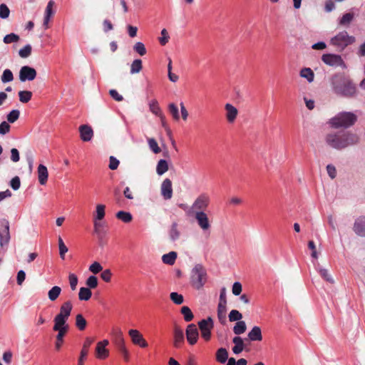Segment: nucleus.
I'll return each mask as SVG.
<instances>
[{"label":"nucleus","mask_w":365,"mask_h":365,"mask_svg":"<svg viewBox=\"0 0 365 365\" xmlns=\"http://www.w3.org/2000/svg\"><path fill=\"white\" fill-rule=\"evenodd\" d=\"M324 140L329 147L341 150L357 144L359 137L351 131H331L326 135Z\"/></svg>","instance_id":"f257e3e1"},{"label":"nucleus","mask_w":365,"mask_h":365,"mask_svg":"<svg viewBox=\"0 0 365 365\" xmlns=\"http://www.w3.org/2000/svg\"><path fill=\"white\" fill-rule=\"evenodd\" d=\"M331 89L337 96L353 98L356 93V88L351 79L341 73H337L330 78Z\"/></svg>","instance_id":"f03ea898"},{"label":"nucleus","mask_w":365,"mask_h":365,"mask_svg":"<svg viewBox=\"0 0 365 365\" xmlns=\"http://www.w3.org/2000/svg\"><path fill=\"white\" fill-rule=\"evenodd\" d=\"M357 120V116L352 112H341L331 118L329 123L334 128H347L352 126Z\"/></svg>","instance_id":"7ed1b4c3"},{"label":"nucleus","mask_w":365,"mask_h":365,"mask_svg":"<svg viewBox=\"0 0 365 365\" xmlns=\"http://www.w3.org/2000/svg\"><path fill=\"white\" fill-rule=\"evenodd\" d=\"M207 279V272L201 264H197L191 271L190 282L197 289H201L206 283Z\"/></svg>","instance_id":"20e7f679"},{"label":"nucleus","mask_w":365,"mask_h":365,"mask_svg":"<svg viewBox=\"0 0 365 365\" xmlns=\"http://www.w3.org/2000/svg\"><path fill=\"white\" fill-rule=\"evenodd\" d=\"M356 41L354 36H350L346 31L338 33L330 40V43L336 47L339 51H344L348 46Z\"/></svg>","instance_id":"39448f33"},{"label":"nucleus","mask_w":365,"mask_h":365,"mask_svg":"<svg viewBox=\"0 0 365 365\" xmlns=\"http://www.w3.org/2000/svg\"><path fill=\"white\" fill-rule=\"evenodd\" d=\"M210 199L207 194H200L193 202L189 208V213H197V212H205L209 205Z\"/></svg>","instance_id":"423d86ee"},{"label":"nucleus","mask_w":365,"mask_h":365,"mask_svg":"<svg viewBox=\"0 0 365 365\" xmlns=\"http://www.w3.org/2000/svg\"><path fill=\"white\" fill-rule=\"evenodd\" d=\"M11 240L9 222L6 219L0 220V247H7Z\"/></svg>","instance_id":"0eeeda50"},{"label":"nucleus","mask_w":365,"mask_h":365,"mask_svg":"<svg viewBox=\"0 0 365 365\" xmlns=\"http://www.w3.org/2000/svg\"><path fill=\"white\" fill-rule=\"evenodd\" d=\"M198 327L201 331V336L205 341H209L211 337V330L214 327L212 319L209 317L198 322Z\"/></svg>","instance_id":"6e6552de"},{"label":"nucleus","mask_w":365,"mask_h":365,"mask_svg":"<svg viewBox=\"0 0 365 365\" xmlns=\"http://www.w3.org/2000/svg\"><path fill=\"white\" fill-rule=\"evenodd\" d=\"M322 61L330 66L346 68V64L340 55L332 53L323 54Z\"/></svg>","instance_id":"1a4fd4ad"},{"label":"nucleus","mask_w":365,"mask_h":365,"mask_svg":"<svg viewBox=\"0 0 365 365\" xmlns=\"http://www.w3.org/2000/svg\"><path fill=\"white\" fill-rule=\"evenodd\" d=\"M115 343L118 351L122 354L123 359L128 361L130 359L129 351L127 349L125 344V340L121 331H119L115 336Z\"/></svg>","instance_id":"9d476101"},{"label":"nucleus","mask_w":365,"mask_h":365,"mask_svg":"<svg viewBox=\"0 0 365 365\" xmlns=\"http://www.w3.org/2000/svg\"><path fill=\"white\" fill-rule=\"evenodd\" d=\"M192 217H195L197 225L204 231L206 232L209 230L211 227V224L210 222L208 216L205 212H197V213H193Z\"/></svg>","instance_id":"9b49d317"},{"label":"nucleus","mask_w":365,"mask_h":365,"mask_svg":"<svg viewBox=\"0 0 365 365\" xmlns=\"http://www.w3.org/2000/svg\"><path fill=\"white\" fill-rule=\"evenodd\" d=\"M36 71L34 68L29 66H24L19 71V80L21 82L26 81H31L36 78Z\"/></svg>","instance_id":"f8f14e48"},{"label":"nucleus","mask_w":365,"mask_h":365,"mask_svg":"<svg viewBox=\"0 0 365 365\" xmlns=\"http://www.w3.org/2000/svg\"><path fill=\"white\" fill-rule=\"evenodd\" d=\"M109 341L107 339L98 341L96 347V357L103 360L109 356V350L106 348Z\"/></svg>","instance_id":"ddd939ff"},{"label":"nucleus","mask_w":365,"mask_h":365,"mask_svg":"<svg viewBox=\"0 0 365 365\" xmlns=\"http://www.w3.org/2000/svg\"><path fill=\"white\" fill-rule=\"evenodd\" d=\"M128 334L131 339L132 342L138 345L142 348H146L148 346V342L143 338V335L137 329H130L128 331Z\"/></svg>","instance_id":"4468645a"},{"label":"nucleus","mask_w":365,"mask_h":365,"mask_svg":"<svg viewBox=\"0 0 365 365\" xmlns=\"http://www.w3.org/2000/svg\"><path fill=\"white\" fill-rule=\"evenodd\" d=\"M186 337L190 345H194L197 343L199 337V332L195 324H190L187 325L186 329Z\"/></svg>","instance_id":"2eb2a0df"},{"label":"nucleus","mask_w":365,"mask_h":365,"mask_svg":"<svg viewBox=\"0 0 365 365\" xmlns=\"http://www.w3.org/2000/svg\"><path fill=\"white\" fill-rule=\"evenodd\" d=\"M354 232L359 236L365 237V217L360 216L355 220L353 226Z\"/></svg>","instance_id":"dca6fc26"},{"label":"nucleus","mask_w":365,"mask_h":365,"mask_svg":"<svg viewBox=\"0 0 365 365\" xmlns=\"http://www.w3.org/2000/svg\"><path fill=\"white\" fill-rule=\"evenodd\" d=\"M161 195L165 200H170L173 196L172 182L170 179H165L160 187Z\"/></svg>","instance_id":"f3484780"},{"label":"nucleus","mask_w":365,"mask_h":365,"mask_svg":"<svg viewBox=\"0 0 365 365\" xmlns=\"http://www.w3.org/2000/svg\"><path fill=\"white\" fill-rule=\"evenodd\" d=\"M54 325L53 327V329L55 331H63L68 332L69 327L66 324L67 320L63 318H61L58 316H56L53 319Z\"/></svg>","instance_id":"a211bd4d"},{"label":"nucleus","mask_w":365,"mask_h":365,"mask_svg":"<svg viewBox=\"0 0 365 365\" xmlns=\"http://www.w3.org/2000/svg\"><path fill=\"white\" fill-rule=\"evenodd\" d=\"M174 341L173 345L175 348H179L184 343V333L181 328L175 326L173 330Z\"/></svg>","instance_id":"6ab92c4d"},{"label":"nucleus","mask_w":365,"mask_h":365,"mask_svg":"<svg viewBox=\"0 0 365 365\" xmlns=\"http://www.w3.org/2000/svg\"><path fill=\"white\" fill-rule=\"evenodd\" d=\"M73 305L70 301H66L62 304L60 307V312L56 314L61 318L68 320L72 311Z\"/></svg>","instance_id":"aec40b11"},{"label":"nucleus","mask_w":365,"mask_h":365,"mask_svg":"<svg viewBox=\"0 0 365 365\" xmlns=\"http://www.w3.org/2000/svg\"><path fill=\"white\" fill-rule=\"evenodd\" d=\"M81 138L83 141H90L93 135V131L91 126L82 125L79 127Z\"/></svg>","instance_id":"412c9836"},{"label":"nucleus","mask_w":365,"mask_h":365,"mask_svg":"<svg viewBox=\"0 0 365 365\" xmlns=\"http://www.w3.org/2000/svg\"><path fill=\"white\" fill-rule=\"evenodd\" d=\"M93 342V339L89 337L86 338L78 359V365H83V360L86 358L88 352V349Z\"/></svg>","instance_id":"4be33fe9"},{"label":"nucleus","mask_w":365,"mask_h":365,"mask_svg":"<svg viewBox=\"0 0 365 365\" xmlns=\"http://www.w3.org/2000/svg\"><path fill=\"white\" fill-rule=\"evenodd\" d=\"M226 110V118L230 123H233L238 114L237 109L230 103H226L225 106Z\"/></svg>","instance_id":"5701e85b"},{"label":"nucleus","mask_w":365,"mask_h":365,"mask_svg":"<svg viewBox=\"0 0 365 365\" xmlns=\"http://www.w3.org/2000/svg\"><path fill=\"white\" fill-rule=\"evenodd\" d=\"M37 173L39 183L41 185H46L48 178L47 168L45 165L40 164L38 167Z\"/></svg>","instance_id":"b1692460"},{"label":"nucleus","mask_w":365,"mask_h":365,"mask_svg":"<svg viewBox=\"0 0 365 365\" xmlns=\"http://www.w3.org/2000/svg\"><path fill=\"white\" fill-rule=\"evenodd\" d=\"M247 336L250 341H260L262 340V330L259 327L255 326L248 333Z\"/></svg>","instance_id":"393cba45"},{"label":"nucleus","mask_w":365,"mask_h":365,"mask_svg":"<svg viewBox=\"0 0 365 365\" xmlns=\"http://www.w3.org/2000/svg\"><path fill=\"white\" fill-rule=\"evenodd\" d=\"M54 1L51 0L48 1L46 10H45V16L43 19V26L47 28L48 22L50 21L51 17L54 14V11H53V7L54 6Z\"/></svg>","instance_id":"a878e982"},{"label":"nucleus","mask_w":365,"mask_h":365,"mask_svg":"<svg viewBox=\"0 0 365 365\" xmlns=\"http://www.w3.org/2000/svg\"><path fill=\"white\" fill-rule=\"evenodd\" d=\"M235 346L232 347V351L235 354H240L244 349V342L240 336H235L232 339Z\"/></svg>","instance_id":"bb28decb"},{"label":"nucleus","mask_w":365,"mask_h":365,"mask_svg":"<svg viewBox=\"0 0 365 365\" xmlns=\"http://www.w3.org/2000/svg\"><path fill=\"white\" fill-rule=\"evenodd\" d=\"M177 258V253L174 251L165 254L162 257V261L164 264L173 265L175 264Z\"/></svg>","instance_id":"cd10ccee"},{"label":"nucleus","mask_w":365,"mask_h":365,"mask_svg":"<svg viewBox=\"0 0 365 365\" xmlns=\"http://www.w3.org/2000/svg\"><path fill=\"white\" fill-rule=\"evenodd\" d=\"M106 206L102 204H98L96 207V211L93 215V220H102L106 215Z\"/></svg>","instance_id":"c85d7f7f"},{"label":"nucleus","mask_w":365,"mask_h":365,"mask_svg":"<svg viewBox=\"0 0 365 365\" xmlns=\"http://www.w3.org/2000/svg\"><path fill=\"white\" fill-rule=\"evenodd\" d=\"M228 359V352L225 348H220L216 353V359L220 363L224 364Z\"/></svg>","instance_id":"c756f323"},{"label":"nucleus","mask_w":365,"mask_h":365,"mask_svg":"<svg viewBox=\"0 0 365 365\" xmlns=\"http://www.w3.org/2000/svg\"><path fill=\"white\" fill-rule=\"evenodd\" d=\"M168 170V163L165 160L161 159L158 161L156 167L158 175H162Z\"/></svg>","instance_id":"7c9ffc66"},{"label":"nucleus","mask_w":365,"mask_h":365,"mask_svg":"<svg viewBox=\"0 0 365 365\" xmlns=\"http://www.w3.org/2000/svg\"><path fill=\"white\" fill-rule=\"evenodd\" d=\"M116 217L125 223H129L133 220L132 215L125 211H119L116 213Z\"/></svg>","instance_id":"2f4dec72"},{"label":"nucleus","mask_w":365,"mask_h":365,"mask_svg":"<svg viewBox=\"0 0 365 365\" xmlns=\"http://www.w3.org/2000/svg\"><path fill=\"white\" fill-rule=\"evenodd\" d=\"M300 76L306 78L308 82L311 83L314 81V73L309 68H304L300 71Z\"/></svg>","instance_id":"473e14b6"},{"label":"nucleus","mask_w":365,"mask_h":365,"mask_svg":"<svg viewBox=\"0 0 365 365\" xmlns=\"http://www.w3.org/2000/svg\"><path fill=\"white\" fill-rule=\"evenodd\" d=\"M227 304H218L217 317L221 323L226 321Z\"/></svg>","instance_id":"72a5a7b5"},{"label":"nucleus","mask_w":365,"mask_h":365,"mask_svg":"<svg viewBox=\"0 0 365 365\" xmlns=\"http://www.w3.org/2000/svg\"><path fill=\"white\" fill-rule=\"evenodd\" d=\"M61 292V288L58 286L53 287L48 292V299L53 302L59 297Z\"/></svg>","instance_id":"f704fd0d"},{"label":"nucleus","mask_w":365,"mask_h":365,"mask_svg":"<svg viewBox=\"0 0 365 365\" xmlns=\"http://www.w3.org/2000/svg\"><path fill=\"white\" fill-rule=\"evenodd\" d=\"M92 295V292L88 287L80 288L78 298L80 300L88 301Z\"/></svg>","instance_id":"c9c22d12"},{"label":"nucleus","mask_w":365,"mask_h":365,"mask_svg":"<svg viewBox=\"0 0 365 365\" xmlns=\"http://www.w3.org/2000/svg\"><path fill=\"white\" fill-rule=\"evenodd\" d=\"M180 312L183 315L184 320L187 322L192 321L194 318L191 309L187 306L182 307Z\"/></svg>","instance_id":"e433bc0d"},{"label":"nucleus","mask_w":365,"mask_h":365,"mask_svg":"<svg viewBox=\"0 0 365 365\" xmlns=\"http://www.w3.org/2000/svg\"><path fill=\"white\" fill-rule=\"evenodd\" d=\"M247 327L244 321H239L236 322L233 327V331L236 335L243 334L246 331Z\"/></svg>","instance_id":"4c0bfd02"},{"label":"nucleus","mask_w":365,"mask_h":365,"mask_svg":"<svg viewBox=\"0 0 365 365\" xmlns=\"http://www.w3.org/2000/svg\"><path fill=\"white\" fill-rule=\"evenodd\" d=\"M86 320L81 314H78L76 317V326L80 330L83 331L86 327Z\"/></svg>","instance_id":"58836bf2"},{"label":"nucleus","mask_w":365,"mask_h":365,"mask_svg":"<svg viewBox=\"0 0 365 365\" xmlns=\"http://www.w3.org/2000/svg\"><path fill=\"white\" fill-rule=\"evenodd\" d=\"M180 232L178 230V224L176 222H173L171 225L170 230L169 231V236L172 241H175L180 237Z\"/></svg>","instance_id":"ea45409f"},{"label":"nucleus","mask_w":365,"mask_h":365,"mask_svg":"<svg viewBox=\"0 0 365 365\" xmlns=\"http://www.w3.org/2000/svg\"><path fill=\"white\" fill-rule=\"evenodd\" d=\"M142 61L140 59H135L131 64L130 73H138L142 70Z\"/></svg>","instance_id":"a19ab883"},{"label":"nucleus","mask_w":365,"mask_h":365,"mask_svg":"<svg viewBox=\"0 0 365 365\" xmlns=\"http://www.w3.org/2000/svg\"><path fill=\"white\" fill-rule=\"evenodd\" d=\"M19 101L21 103H28L32 97V93L29 91H21L19 92Z\"/></svg>","instance_id":"79ce46f5"},{"label":"nucleus","mask_w":365,"mask_h":365,"mask_svg":"<svg viewBox=\"0 0 365 365\" xmlns=\"http://www.w3.org/2000/svg\"><path fill=\"white\" fill-rule=\"evenodd\" d=\"M168 110L175 120H179L180 114L178 106L172 103L168 105Z\"/></svg>","instance_id":"37998d69"},{"label":"nucleus","mask_w":365,"mask_h":365,"mask_svg":"<svg viewBox=\"0 0 365 365\" xmlns=\"http://www.w3.org/2000/svg\"><path fill=\"white\" fill-rule=\"evenodd\" d=\"M1 80L4 83L12 81L14 80V75L11 71L8 68L5 69L2 73Z\"/></svg>","instance_id":"c03bdc74"},{"label":"nucleus","mask_w":365,"mask_h":365,"mask_svg":"<svg viewBox=\"0 0 365 365\" xmlns=\"http://www.w3.org/2000/svg\"><path fill=\"white\" fill-rule=\"evenodd\" d=\"M150 111L156 115L160 116L162 118L161 110L158 106V103L157 101L153 100L149 103Z\"/></svg>","instance_id":"a18cd8bd"},{"label":"nucleus","mask_w":365,"mask_h":365,"mask_svg":"<svg viewBox=\"0 0 365 365\" xmlns=\"http://www.w3.org/2000/svg\"><path fill=\"white\" fill-rule=\"evenodd\" d=\"M170 298L173 303L178 305L182 304L184 302L183 296L180 294H178V292H171L170 294Z\"/></svg>","instance_id":"49530a36"},{"label":"nucleus","mask_w":365,"mask_h":365,"mask_svg":"<svg viewBox=\"0 0 365 365\" xmlns=\"http://www.w3.org/2000/svg\"><path fill=\"white\" fill-rule=\"evenodd\" d=\"M67 332L59 331L56 336L55 348L56 350H60L63 343V337Z\"/></svg>","instance_id":"de8ad7c7"},{"label":"nucleus","mask_w":365,"mask_h":365,"mask_svg":"<svg viewBox=\"0 0 365 365\" xmlns=\"http://www.w3.org/2000/svg\"><path fill=\"white\" fill-rule=\"evenodd\" d=\"M354 19V14L351 13H346L342 16L339 20V24L341 26L349 25Z\"/></svg>","instance_id":"09e8293b"},{"label":"nucleus","mask_w":365,"mask_h":365,"mask_svg":"<svg viewBox=\"0 0 365 365\" xmlns=\"http://www.w3.org/2000/svg\"><path fill=\"white\" fill-rule=\"evenodd\" d=\"M31 46L27 44L19 51V55L24 58H28L31 53Z\"/></svg>","instance_id":"8fccbe9b"},{"label":"nucleus","mask_w":365,"mask_h":365,"mask_svg":"<svg viewBox=\"0 0 365 365\" xmlns=\"http://www.w3.org/2000/svg\"><path fill=\"white\" fill-rule=\"evenodd\" d=\"M228 317H229V320L230 322H237L239 321H241V319L242 318V314L236 309L232 310L230 312Z\"/></svg>","instance_id":"3c124183"},{"label":"nucleus","mask_w":365,"mask_h":365,"mask_svg":"<svg viewBox=\"0 0 365 365\" xmlns=\"http://www.w3.org/2000/svg\"><path fill=\"white\" fill-rule=\"evenodd\" d=\"M20 115V112L19 110H12L8 115H7V120L13 123L15 121H16Z\"/></svg>","instance_id":"603ef678"},{"label":"nucleus","mask_w":365,"mask_h":365,"mask_svg":"<svg viewBox=\"0 0 365 365\" xmlns=\"http://www.w3.org/2000/svg\"><path fill=\"white\" fill-rule=\"evenodd\" d=\"M19 40V36L14 33L7 34L4 38V42L6 44L17 42Z\"/></svg>","instance_id":"864d4df0"},{"label":"nucleus","mask_w":365,"mask_h":365,"mask_svg":"<svg viewBox=\"0 0 365 365\" xmlns=\"http://www.w3.org/2000/svg\"><path fill=\"white\" fill-rule=\"evenodd\" d=\"M148 145L150 150L153 151L154 153H159L161 150L159 148L157 141L154 138H149L148 140Z\"/></svg>","instance_id":"5fc2aeb1"},{"label":"nucleus","mask_w":365,"mask_h":365,"mask_svg":"<svg viewBox=\"0 0 365 365\" xmlns=\"http://www.w3.org/2000/svg\"><path fill=\"white\" fill-rule=\"evenodd\" d=\"M319 273L320 274L321 277L326 280L327 282L329 283H334V279L331 277V275L329 274V272L327 269L324 268H319Z\"/></svg>","instance_id":"6e6d98bb"},{"label":"nucleus","mask_w":365,"mask_h":365,"mask_svg":"<svg viewBox=\"0 0 365 365\" xmlns=\"http://www.w3.org/2000/svg\"><path fill=\"white\" fill-rule=\"evenodd\" d=\"M134 51L140 56H144L146 53V48L142 42H137L133 46Z\"/></svg>","instance_id":"4d7b16f0"},{"label":"nucleus","mask_w":365,"mask_h":365,"mask_svg":"<svg viewBox=\"0 0 365 365\" xmlns=\"http://www.w3.org/2000/svg\"><path fill=\"white\" fill-rule=\"evenodd\" d=\"M86 283L89 289H94L98 286V279L96 276H90Z\"/></svg>","instance_id":"13d9d810"},{"label":"nucleus","mask_w":365,"mask_h":365,"mask_svg":"<svg viewBox=\"0 0 365 365\" xmlns=\"http://www.w3.org/2000/svg\"><path fill=\"white\" fill-rule=\"evenodd\" d=\"M103 270V267L101 264L98 262H94L91 266L89 267V271L93 272V274H96L101 272Z\"/></svg>","instance_id":"bf43d9fd"},{"label":"nucleus","mask_w":365,"mask_h":365,"mask_svg":"<svg viewBox=\"0 0 365 365\" xmlns=\"http://www.w3.org/2000/svg\"><path fill=\"white\" fill-rule=\"evenodd\" d=\"M10 11L8 8V6L4 4H1L0 5V18L1 19H6L9 16Z\"/></svg>","instance_id":"052dcab7"},{"label":"nucleus","mask_w":365,"mask_h":365,"mask_svg":"<svg viewBox=\"0 0 365 365\" xmlns=\"http://www.w3.org/2000/svg\"><path fill=\"white\" fill-rule=\"evenodd\" d=\"M161 36H162L159 38V42L161 45L164 46L168 42L170 38L168 33L165 29H163L161 31Z\"/></svg>","instance_id":"680f3d73"},{"label":"nucleus","mask_w":365,"mask_h":365,"mask_svg":"<svg viewBox=\"0 0 365 365\" xmlns=\"http://www.w3.org/2000/svg\"><path fill=\"white\" fill-rule=\"evenodd\" d=\"M70 286L72 290H75L76 289V286L78 284V278L76 274H70L68 276Z\"/></svg>","instance_id":"e2e57ef3"},{"label":"nucleus","mask_w":365,"mask_h":365,"mask_svg":"<svg viewBox=\"0 0 365 365\" xmlns=\"http://www.w3.org/2000/svg\"><path fill=\"white\" fill-rule=\"evenodd\" d=\"M10 185L13 190H17L19 189L21 185L20 178L18 176L13 178L10 182Z\"/></svg>","instance_id":"0e129e2a"},{"label":"nucleus","mask_w":365,"mask_h":365,"mask_svg":"<svg viewBox=\"0 0 365 365\" xmlns=\"http://www.w3.org/2000/svg\"><path fill=\"white\" fill-rule=\"evenodd\" d=\"M112 273L110 269H105L102 271L101 274V277L102 279L106 282H109L111 279Z\"/></svg>","instance_id":"69168bd1"},{"label":"nucleus","mask_w":365,"mask_h":365,"mask_svg":"<svg viewBox=\"0 0 365 365\" xmlns=\"http://www.w3.org/2000/svg\"><path fill=\"white\" fill-rule=\"evenodd\" d=\"M119 160H117L115 157L110 156L109 159V168L110 170H116L119 165Z\"/></svg>","instance_id":"338daca9"},{"label":"nucleus","mask_w":365,"mask_h":365,"mask_svg":"<svg viewBox=\"0 0 365 365\" xmlns=\"http://www.w3.org/2000/svg\"><path fill=\"white\" fill-rule=\"evenodd\" d=\"M327 171L329 176L331 179H334L336 178V168L333 165H331V164L328 165L327 166Z\"/></svg>","instance_id":"774afa93"}]
</instances>
